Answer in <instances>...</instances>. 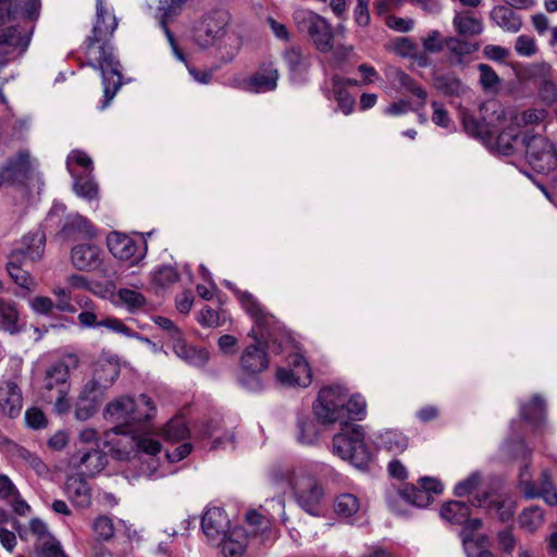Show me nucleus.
Masks as SVG:
<instances>
[{"label":"nucleus","instance_id":"obj_1","mask_svg":"<svg viewBox=\"0 0 557 557\" xmlns=\"http://www.w3.org/2000/svg\"><path fill=\"white\" fill-rule=\"evenodd\" d=\"M225 286L234 292L246 312L255 321V326L248 334L255 343L248 345L240 355L238 382L246 389L258 392L264 386L260 374L269 367L267 350L275 354L283 351V343H278L274 334L276 321L273 315L264 311L250 293L237 289L228 281L225 282Z\"/></svg>","mask_w":557,"mask_h":557},{"label":"nucleus","instance_id":"obj_2","mask_svg":"<svg viewBox=\"0 0 557 557\" xmlns=\"http://www.w3.org/2000/svg\"><path fill=\"white\" fill-rule=\"evenodd\" d=\"M117 27V18L113 10L103 0H96V21L91 35L85 41L87 64L99 71L103 85V101L100 110H104L122 86L121 64L114 57L109 45Z\"/></svg>","mask_w":557,"mask_h":557},{"label":"nucleus","instance_id":"obj_3","mask_svg":"<svg viewBox=\"0 0 557 557\" xmlns=\"http://www.w3.org/2000/svg\"><path fill=\"white\" fill-rule=\"evenodd\" d=\"M313 412L323 424L343 426L362 420L367 414V403L361 395L349 396L343 386L332 385L319 392Z\"/></svg>","mask_w":557,"mask_h":557},{"label":"nucleus","instance_id":"obj_4","mask_svg":"<svg viewBox=\"0 0 557 557\" xmlns=\"http://www.w3.org/2000/svg\"><path fill=\"white\" fill-rule=\"evenodd\" d=\"M46 236L41 231L25 235L17 247L9 255L7 271L18 286L32 290L36 283L29 272L24 269L29 263L39 261L45 252Z\"/></svg>","mask_w":557,"mask_h":557},{"label":"nucleus","instance_id":"obj_5","mask_svg":"<svg viewBox=\"0 0 557 557\" xmlns=\"http://www.w3.org/2000/svg\"><path fill=\"white\" fill-rule=\"evenodd\" d=\"M277 482H285L293 491L298 506L311 516L322 515V499L324 496L321 484L302 470L283 468L273 471Z\"/></svg>","mask_w":557,"mask_h":557},{"label":"nucleus","instance_id":"obj_6","mask_svg":"<svg viewBox=\"0 0 557 557\" xmlns=\"http://www.w3.org/2000/svg\"><path fill=\"white\" fill-rule=\"evenodd\" d=\"M339 428L341 432L333 436V454L348 460L357 469H367L373 460V453L364 442L363 428L351 422Z\"/></svg>","mask_w":557,"mask_h":557},{"label":"nucleus","instance_id":"obj_7","mask_svg":"<svg viewBox=\"0 0 557 557\" xmlns=\"http://www.w3.org/2000/svg\"><path fill=\"white\" fill-rule=\"evenodd\" d=\"M442 491L443 485L438 480L424 476L419 480V486L407 484L403 488L389 490L386 502L389 509L400 516L407 513L409 505L426 507L433 500V494H441Z\"/></svg>","mask_w":557,"mask_h":557},{"label":"nucleus","instance_id":"obj_8","mask_svg":"<svg viewBox=\"0 0 557 557\" xmlns=\"http://www.w3.org/2000/svg\"><path fill=\"white\" fill-rule=\"evenodd\" d=\"M293 17L298 29L309 35L320 52L327 53L333 49L334 33L324 17L306 9L296 10Z\"/></svg>","mask_w":557,"mask_h":557},{"label":"nucleus","instance_id":"obj_9","mask_svg":"<svg viewBox=\"0 0 557 557\" xmlns=\"http://www.w3.org/2000/svg\"><path fill=\"white\" fill-rule=\"evenodd\" d=\"M440 513L447 522L462 527L460 536L465 550L470 556V549L474 546V532L482 525L481 519L471 517L470 507L460 500L445 503Z\"/></svg>","mask_w":557,"mask_h":557},{"label":"nucleus","instance_id":"obj_10","mask_svg":"<svg viewBox=\"0 0 557 557\" xmlns=\"http://www.w3.org/2000/svg\"><path fill=\"white\" fill-rule=\"evenodd\" d=\"M522 148L529 164L540 173L553 170L557 164V154L553 145L541 135L525 133L522 138Z\"/></svg>","mask_w":557,"mask_h":557},{"label":"nucleus","instance_id":"obj_11","mask_svg":"<svg viewBox=\"0 0 557 557\" xmlns=\"http://www.w3.org/2000/svg\"><path fill=\"white\" fill-rule=\"evenodd\" d=\"M228 14L218 10L203 15L194 26V41L202 49L213 47L227 30Z\"/></svg>","mask_w":557,"mask_h":557},{"label":"nucleus","instance_id":"obj_12","mask_svg":"<svg viewBox=\"0 0 557 557\" xmlns=\"http://www.w3.org/2000/svg\"><path fill=\"white\" fill-rule=\"evenodd\" d=\"M78 357L69 354L50 364L45 372L44 388L48 392L69 394L70 373L78 367Z\"/></svg>","mask_w":557,"mask_h":557},{"label":"nucleus","instance_id":"obj_13","mask_svg":"<svg viewBox=\"0 0 557 557\" xmlns=\"http://www.w3.org/2000/svg\"><path fill=\"white\" fill-rule=\"evenodd\" d=\"M276 380L283 386L307 387L312 381L308 361L299 351L290 352L286 367L277 368Z\"/></svg>","mask_w":557,"mask_h":557},{"label":"nucleus","instance_id":"obj_14","mask_svg":"<svg viewBox=\"0 0 557 557\" xmlns=\"http://www.w3.org/2000/svg\"><path fill=\"white\" fill-rule=\"evenodd\" d=\"M35 166L27 151H20L0 166V185L26 184L32 180Z\"/></svg>","mask_w":557,"mask_h":557},{"label":"nucleus","instance_id":"obj_15","mask_svg":"<svg viewBox=\"0 0 557 557\" xmlns=\"http://www.w3.org/2000/svg\"><path fill=\"white\" fill-rule=\"evenodd\" d=\"M69 463L82 475L94 476L108 463V456L97 447H79L70 457Z\"/></svg>","mask_w":557,"mask_h":557},{"label":"nucleus","instance_id":"obj_16","mask_svg":"<svg viewBox=\"0 0 557 557\" xmlns=\"http://www.w3.org/2000/svg\"><path fill=\"white\" fill-rule=\"evenodd\" d=\"M282 58L293 84L302 85L309 81V72L312 65L310 53L304 52L300 47L290 46L283 51Z\"/></svg>","mask_w":557,"mask_h":557},{"label":"nucleus","instance_id":"obj_17","mask_svg":"<svg viewBox=\"0 0 557 557\" xmlns=\"http://www.w3.org/2000/svg\"><path fill=\"white\" fill-rule=\"evenodd\" d=\"M136 447L138 448V460L141 462L140 474L153 476L160 466L157 455L161 451V444L149 433L134 436Z\"/></svg>","mask_w":557,"mask_h":557},{"label":"nucleus","instance_id":"obj_18","mask_svg":"<svg viewBox=\"0 0 557 557\" xmlns=\"http://www.w3.org/2000/svg\"><path fill=\"white\" fill-rule=\"evenodd\" d=\"M134 408V398L128 396L119 397L110 401L104 408V419L114 423L115 432L131 433L132 409Z\"/></svg>","mask_w":557,"mask_h":557},{"label":"nucleus","instance_id":"obj_19","mask_svg":"<svg viewBox=\"0 0 557 557\" xmlns=\"http://www.w3.org/2000/svg\"><path fill=\"white\" fill-rule=\"evenodd\" d=\"M71 261L79 271H94L102 263V250L96 244H78L72 248Z\"/></svg>","mask_w":557,"mask_h":557},{"label":"nucleus","instance_id":"obj_20","mask_svg":"<svg viewBox=\"0 0 557 557\" xmlns=\"http://www.w3.org/2000/svg\"><path fill=\"white\" fill-rule=\"evenodd\" d=\"M201 528L210 543L216 542L230 529V519L222 508L211 507L202 516Z\"/></svg>","mask_w":557,"mask_h":557},{"label":"nucleus","instance_id":"obj_21","mask_svg":"<svg viewBox=\"0 0 557 557\" xmlns=\"http://www.w3.org/2000/svg\"><path fill=\"white\" fill-rule=\"evenodd\" d=\"M278 77V70L273 63L263 64L245 81V89L255 94L273 91L277 87Z\"/></svg>","mask_w":557,"mask_h":557},{"label":"nucleus","instance_id":"obj_22","mask_svg":"<svg viewBox=\"0 0 557 557\" xmlns=\"http://www.w3.org/2000/svg\"><path fill=\"white\" fill-rule=\"evenodd\" d=\"M223 535V539L211 544L219 546L225 557H240L247 547V531L242 527H234L226 530Z\"/></svg>","mask_w":557,"mask_h":557},{"label":"nucleus","instance_id":"obj_23","mask_svg":"<svg viewBox=\"0 0 557 557\" xmlns=\"http://www.w3.org/2000/svg\"><path fill=\"white\" fill-rule=\"evenodd\" d=\"M29 38L23 35L16 27H8L0 30V66L4 65L9 60L11 49L18 50L23 53L28 47Z\"/></svg>","mask_w":557,"mask_h":557},{"label":"nucleus","instance_id":"obj_24","mask_svg":"<svg viewBox=\"0 0 557 557\" xmlns=\"http://www.w3.org/2000/svg\"><path fill=\"white\" fill-rule=\"evenodd\" d=\"M494 114L496 120L509 122L517 128L524 127L528 125L539 124L546 116L545 110L529 109L522 112H518L515 109H499L495 110Z\"/></svg>","mask_w":557,"mask_h":557},{"label":"nucleus","instance_id":"obj_25","mask_svg":"<svg viewBox=\"0 0 557 557\" xmlns=\"http://www.w3.org/2000/svg\"><path fill=\"white\" fill-rule=\"evenodd\" d=\"M22 392L16 383L8 381L0 386V409L11 419L16 418L22 410Z\"/></svg>","mask_w":557,"mask_h":557},{"label":"nucleus","instance_id":"obj_26","mask_svg":"<svg viewBox=\"0 0 557 557\" xmlns=\"http://www.w3.org/2000/svg\"><path fill=\"white\" fill-rule=\"evenodd\" d=\"M520 416L534 430H540L546 421V404L542 395L534 394L528 401L520 404Z\"/></svg>","mask_w":557,"mask_h":557},{"label":"nucleus","instance_id":"obj_27","mask_svg":"<svg viewBox=\"0 0 557 557\" xmlns=\"http://www.w3.org/2000/svg\"><path fill=\"white\" fill-rule=\"evenodd\" d=\"M173 350L180 359L195 368H203L210 358L206 348L187 345L181 337L173 343Z\"/></svg>","mask_w":557,"mask_h":557},{"label":"nucleus","instance_id":"obj_28","mask_svg":"<svg viewBox=\"0 0 557 557\" xmlns=\"http://www.w3.org/2000/svg\"><path fill=\"white\" fill-rule=\"evenodd\" d=\"M110 252L120 260H129L137 251L136 243L125 234L112 232L107 237Z\"/></svg>","mask_w":557,"mask_h":557},{"label":"nucleus","instance_id":"obj_29","mask_svg":"<svg viewBox=\"0 0 557 557\" xmlns=\"http://www.w3.org/2000/svg\"><path fill=\"white\" fill-rule=\"evenodd\" d=\"M548 72L549 66L539 65L531 71V76L534 78L541 99L547 104H552L557 101V87L547 77Z\"/></svg>","mask_w":557,"mask_h":557},{"label":"nucleus","instance_id":"obj_30","mask_svg":"<svg viewBox=\"0 0 557 557\" xmlns=\"http://www.w3.org/2000/svg\"><path fill=\"white\" fill-rule=\"evenodd\" d=\"M332 88L326 94L329 99H334L337 102V110L345 115L350 114L355 108V99L345 88V81L338 75H334L331 79Z\"/></svg>","mask_w":557,"mask_h":557},{"label":"nucleus","instance_id":"obj_31","mask_svg":"<svg viewBox=\"0 0 557 557\" xmlns=\"http://www.w3.org/2000/svg\"><path fill=\"white\" fill-rule=\"evenodd\" d=\"M472 505L495 511L502 521L509 520L515 513V506L512 502H500L494 495H490L486 493L483 494L482 496H476L472 502Z\"/></svg>","mask_w":557,"mask_h":557},{"label":"nucleus","instance_id":"obj_32","mask_svg":"<svg viewBox=\"0 0 557 557\" xmlns=\"http://www.w3.org/2000/svg\"><path fill=\"white\" fill-rule=\"evenodd\" d=\"M65 492L70 499L77 506L83 508L89 506L91 499L90 487L81 475L67 478Z\"/></svg>","mask_w":557,"mask_h":557},{"label":"nucleus","instance_id":"obj_33","mask_svg":"<svg viewBox=\"0 0 557 557\" xmlns=\"http://www.w3.org/2000/svg\"><path fill=\"white\" fill-rule=\"evenodd\" d=\"M491 18L508 33H518L522 26L520 16L508 5L494 7L491 11Z\"/></svg>","mask_w":557,"mask_h":557},{"label":"nucleus","instance_id":"obj_34","mask_svg":"<svg viewBox=\"0 0 557 557\" xmlns=\"http://www.w3.org/2000/svg\"><path fill=\"white\" fill-rule=\"evenodd\" d=\"M61 234L66 238L92 237L95 232L89 221L78 213L69 214L61 228Z\"/></svg>","mask_w":557,"mask_h":557},{"label":"nucleus","instance_id":"obj_35","mask_svg":"<svg viewBox=\"0 0 557 557\" xmlns=\"http://www.w3.org/2000/svg\"><path fill=\"white\" fill-rule=\"evenodd\" d=\"M213 47L221 61L227 63L233 61L239 52L242 38L237 33L227 29Z\"/></svg>","mask_w":557,"mask_h":557},{"label":"nucleus","instance_id":"obj_36","mask_svg":"<svg viewBox=\"0 0 557 557\" xmlns=\"http://www.w3.org/2000/svg\"><path fill=\"white\" fill-rule=\"evenodd\" d=\"M527 486L528 498L543 497L549 506L557 504V492L552 483L550 475L547 470L542 472L539 485L533 482L528 483Z\"/></svg>","mask_w":557,"mask_h":557},{"label":"nucleus","instance_id":"obj_37","mask_svg":"<svg viewBox=\"0 0 557 557\" xmlns=\"http://www.w3.org/2000/svg\"><path fill=\"white\" fill-rule=\"evenodd\" d=\"M77 306L82 310L77 315L78 323L82 329L100 327L101 319L103 318L96 304L87 298L81 297L76 299Z\"/></svg>","mask_w":557,"mask_h":557},{"label":"nucleus","instance_id":"obj_38","mask_svg":"<svg viewBox=\"0 0 557 557\" xmlns=\"http://www.w3.org/2000/svg\"><path fill=\"white\" fill-rule=\"evenodd\" d=\"M246 520L251 534L260 536L261 542L265 543L275 539L270 518L259 513L257 510H250L246 515Z\"/></svg>","mask_w":557,"mask_h":557},{"label":"nucleus","instance_id":"obj_39","mask_svg":"<svg viewBox=\"0 0 557 557\" xmlns=\"http://www.w3.org/2000/svg\"><path fill=\"white\" fill-rule=\"evenodd\" d=\"M433 85L435 89L448 97H459L468 90L460 78L451 73L434 76Z\"/></svg>","mask_w":557,"mask_h":557},{"label":"nucleus","instance_id":"obj_40","mask_svg":"<svg viewBox=\"0 0 557 557\" xmlns=\"http://www.w3.org/2000/svg\"><path fill=\"white\" fill-rule=\"evenodd\" d=\"M497 121L499 124L505 123L504 121ZM506 123L507 126L499 133L496 145L497 149L503 154H511L512 152L519 150V147L522 148V139H519V128L509 122Z\"/></svg>","mask_w":557,"mask_h":557},{"label":"nucleus","instance_id":"obj_41","mask_svg":"<svg viewBox=\"0 0 557 557\" xmlns=\"http://www.w3.org/2000/svg\"><path fill=\"white\" fill-rule=\"evenodd\" d=\"M12 455L16 460L34 470L39 476H47L50 472L49 467L42 459L25 447L15 445L12 449Z\"/></svg>","mask_w":557,"mask_h":557},{"label":"nucleus","instance_id":"obj_42","mask_svg":"<svg viewBox=\"0 0 557 557\" xmlns=\"http://www.w3.org/2000/svg\"><path fill=\"white\" fill-rule=\"evenodd\" d=\"M388 76L393 84H398L399 87L419 98L421 100V106H424L428 92L411 76L398 69L392 70Z\"/></svg>","mask_w":557,"mask_h":557},{"label":"nucleus","instance_id":"obj_43","mask_svg":"<svg viewBox=\"0 0 557 557\" xmlns=\"http://www.w3.org/2000/svg\"><path fill=\"white\" fill-rule=\"evenodd\" d=\"M377 446L397 455L408 447V438L399 431L387 430L380 434L377 438Z\"/></svg>","mask_w":557,"mask_h":557},{"label":"nucleus","instance_id":"obj_44","mask_svg":"<svg viewBox=\"0 0 557 557\" xmlns=\"http://www.w3.org/2000/svg\"><path fill=\"white\" fill-rule=\"evenodd\" d=\"M157 408L146 394H140L134 398V408L132 409V425L149 421L156 414Z\"/></svg>","mask_w":557,"mask_h":557},{"label":"nucleus","instance_id":"obj_45","mask_svg":"<svg viewBox=\"0 0 557 557\" xmlns=\"http://www.w3.org/2000/svg\"><path fill=\"white\" fill-rule=\"evenodd\" d=\"M18 314L15 305L9 301L0 300V327L1 330L16 334L20 332L17 323Z\"/></svg>","mask_w":557,"mask_h":557},{"label":"nucleus","instance_id":"obj_46","mask_svg":"<svg viewBox=\"0 0 557 557\" xmlns=\"http://www.w3.org/2000/svg\"><path fill=\"white\" fill-rule=\"evenodd\" d=\"M298 434L297 440L300 444L312 445L319 438V428L314 420L309 417L298 418L297 421Z\"/></svg>","mask_w":557,"mask_h":557},{"label":"nucleus","instance_id":"obj_47","mask_svg":"<svg viewBox=\"0 0 557 557\" xmlns=\"http://www.w3.org/2000/svg\"><path fill=\"white\" fill-rule=\"evenodd\" d=\"M335 512L343 517H352L360 509V502L356 495L344 493L337 496L334 504Z\"/></svg>","mask_w":557,"mask_h":557},{"label":"nucleus","instance_id":"obj_48","mask_svg":"<svg viewBox=\"0 0 557 557\" xmlns=\"http://www.w3.org/2000/svg\"><path fill=\"white\" fill-rule=\"evenodd\" d=\"M74 178V191L77 196L86 199H94L97 197L98 188L97 184L94 182L90 173H85L82 175L75 174Z\"/></svg>","mask_w":557,"mask_h":557},{"label":"nucleus","instance_id":"obj_49","mask_svg":"<svg viewBox=\"0 0 557 557\" xmlns=\"http://www.w3.org/2000/svg\"><path fill=\"white\" fill-rule=\"evenodd\" d=\"M182 9L183 7L176 3L175 0L159 1L157 17L159 20V25L163 29V32L170 29L168 26L169 22L172 21L175 16H177Z\"/></svg>","mask_w":557,"mask_h":557},{"label":"nucleus","instance_id":"obj_50","mask_svg":"<svg viewBox=\"0 0 557 557\" xmlns=\"http://www.w3.org/2000/svg\"><path fill=\"white\" fill-rule=\"evenodd\" d=\"M544 521V512L537 506H531L519 516V523L528 532L536 531Z\"/></svg>","mask_w":557,"mask_h":557},{"label":"nucleus","instance_id":"obj_51","mask_svg":"<svg viewBox=\"0 0 557 557\" xmlns=\"http://www.w3.org/2000/svg\"><path fill=\"white\" fill-rule=\"evenodd\" d=\"M107 388L108 384H102L98 380L92 379L83 386L78 397L99 407L104 397Z\"/></svg>","mask_w":557,"mask_h":557},{"label":"nucleus","instance_id":"obj_52","mask_svg":"<svg viewBox=\"0 0 557 557\" xmlns=\"http://www.w3.org/2000/svg\"><path fill=\"white\" fill-rule=\"evenodd\" d=\"M178 278V271L173 265H161L151 273L152 283L162 288L176 283Z\"/></svg>","mask_w":557,"mask_h":557},{"label":"nucleus","instance_id":"obj_53","mask_svg":"<svg viewBox=\"0 0 557 557\" xmlns=\"http://www.w3.org/2000/svg\"><path fill=\"white\" fill-rule=\"evenodd\" d=\"M188 426L183 417H176L170 420L163 429V436L168 441L176 442L188 435Z\"/></svg>","mask_w":557,"mask_h":557},{"label":"nucleus","instance_id":"obj_54","mask_svg":"<svg viewBox=\"0 0 557 557\" xmlns=\"http://www.w3.org/2000/svg\"><path fill=\"white\" fill-rule=\"evenodd\" d=\"M454 26L459 34L470 36L479 35L483 29L482 23L469 15H456Z\"/></svg>","mask_w":557,"mask_h":557},{"label":"nucleus","instance_id":"obj_55","mask_svg":"<svg viewBox=\"0 0 557 557\" xmlns=\"http://www.w3.org/2000/svg\"><path fill=\"white\" fill-rule=\"evenodd\" d=\"M36 557H69L61 543L53 536L40 544H34Z\"/></svg>","mask_w":557,"mask_h":557},{"label":"nucleus","instance_id":"obj_56","mask_svg":"<svg viewBox=\"0 0 557 557\" xmlns=\"http://www.w3.org/2000/svg\"><path fill=\"white\" fill-rule=\"evenodd\" d=\"M447 47L454 55V62L460 63L462 57L469 55L478 50V45L467 40L451 38L447 41Z\"/></svg>","mask_w":557,"mask_h":557},{"label":"nucleus","instance_id":"obj_57","mask_svg":"<svg viewBox=\"0 0 557 557\" xmlns=\"http://www.w3.org/2000/svg\"><path fill=\"white\" fill-rule=\"evenodd\" d=\"M53 295L57 298L54 307L59 311L65 313H75L77 311L76 306L72 302V294L70 288L55 287L53 289Z\"/></svg>","mask_w":557,"mask_h":557},{"label":"nucleus","instance_id":"obj_58","mask_svg":"<svg viewBox=\"0 0 557 557\" xmlns=\"http://www.w3.org/2000/svg\"><path fill=\"white\" fill-rule=\"evenodd\" d=\"M94 533L99 541H109L114 535V525L107 516L98 517L92 524Z\"/></svg>","mask_w":557,"mask_h":557},{"label":"nucleus","instance_id":"obj_59","mask_svg":"<svg viewBox=\"0 0 557 557\" xmlns=\"http://www.w3.org/2000/svg\"><path fill=\"white\" fill-rule=\"evenodd\" d=\"M215 432L216 428L212 424H207L202 430L205 437L212 438V445L210 449H216L219 447L234 448V435L232 433H230L225 438H222L220 436H215Z\"/></svg>","mask_w":557,"mask_h":557},{"label":"nucleus","instance_id":"obj_60","mask_svg":"<svg viewBox=\"0 0 557 557\" xmlns=\"http://www.w3.org/2000/svg\"><path fill=\"white\" fill-rule=\"evenodd\" d=\"M117 297L131 310L139 309L146 302L145 297L140 293L128 288H121L117 292Z\"/></svg>","mask_w":557,"mask_h":557},{"label":"nucleus","instance_id":"obj_61","mask_svg":"<svg viewBox=\"0 0 557 557\" xmlns=\"http://www.w3.org/2000/svg\"><path fill=\"white\" fill-rule=\"evenodd\" d=\"M480 72V84L484 90H492L499 84V77L496 72L487 64L478 65Z\"/></svg>","mask_w":557,"mask_h":557},{"label":"nucleus","instance_id":"obj_62","mask_svg":"<svg viewBox=\"0 0 557 557\" xmlns=\"http://www.w3.org/2000/svg\"><path fill=\"white\" fill-rule=\"evenodd\" d=\"M75 162L79 166H82L84 170L87 171V173H90L92 161L84 151L81 150H73L66 159V168L67 171L72 176H75V171L72 168V163Z\"/></svg>","mask_w":557,"mask_h":557},{"label":"nucleus","instance_id":"obj_63","mask_svg":"<svg viewBox=\"0 0 557 557\" xmlns=\"http://www.w3.org/2000/svg\"><path fill=\"white\" fill-rule=\"evenodd\" d=\"M29 532L35 536L34 544H40L53 537L47 524L39 518H33L29 521Z\"/></svg>","mask_w":557,"mask_h":557},{"label":"nucleus","instance_id":"obj_64","mask_svg":"<svg viewBox=\"0 0 557 557\" xmlns=\"http://www.w3.org/2000/svg\"><path fill=\"white\" fill-rule=\"evenodd\" d=\"M26 425L34 430H40L47 426V418L45 413L36 407L28 408L25 411Z\"/></svg>","mask_w":557,"mask_h":557}]
</instances>
